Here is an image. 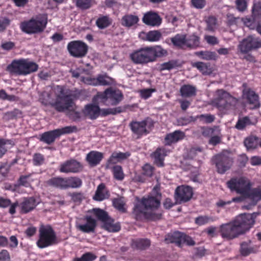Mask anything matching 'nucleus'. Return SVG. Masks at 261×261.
<instances>
[{"instance_id": "obj_44", "label": "nucleus", "mask_w": 261, "mask_h": 261, "mask_svg": "<svg viewBox=\"0 0 261 261\" xmlns=\"http://www.w3.org/2000/svg\"><path fill=\"white\" fill-rule=\"evenodd\" d=\"M216 218L208 216H200L195 219V223L198 225H203L216 220Z\"/></svg>"}, {"instance_id": "obj_8", "label": "nucleus", "mask_w": 261, "mask_h": 261, "mask_svg": "<svg viewBox=\"0 0 261 261\" xmlns=\"http://www.w3.org/2000/svg\"><path fill=\"white\" fill-rule=\"evenodd\" d=\"M258 215L259 213H253L241 214L236 217L234 221L241 234L248 230L253 226L255 219Z\"/></svg>"}, {"instance_id": "obj_21", "label": "nucleus", "mask_w": 261, "mask_h": 261, "mask_svg": "<svg viewBox=\"0 0 261 261\" xmlns=\"http://www.w3.org/2000/svg\"><path fill=\"white\" fill-rule=\"evenodd\" d=\"M138 37L144 41L154 42L161 39L162 34L158 30L150 31L148 32H141L139 34Z\"/></svg>"}, {"instance_id": "obj_50", "label": "nucleus", "mask_w": 261, "mask_h": 261, "mask_svg": "<svg viewBox=\"0 0 261 261\" xmlns=\"http://www.w3.org/2000/svg\"><path fill=\"white\" fill-rule=\"evenodd\" d=\"M252 18L255 20L257 17H261V2L254 4L252 9Z\"/></svg>"}, {"instance_id": "obj_16", "label": "nucleus", "mask_w": 261, "mask_h": 261, "mask_svg": "<svg viewBox=\"0 0 261 261\" xmlns=\"http://www.w3.org/2000/svg\"><path fill=\"white\" fill-rule=\"evenodd\" d=\"M165 240L167 243H175L179 246L184 244L191 246L195 244L194 241L190 237L178 231L174 232L171 236L168 235Z\"/></svg>"}, {"instance_id": "obj_23", "label": "nucleus", "mask_w": 261, "mask_h": 261, "mask_svg": "<svg viewBox=\"0 0 261 261\" xmlns=\"http://www.w3.org/2000/svg\"><path fill=\"white\" fill-rule=\"evenodd\" d=\"M8 70L12 73L16 75H24V67L23 59L13 61L8 66Z\"/></svg>"}, {"instance_id": "obj_4", "label": "nucleus", "mask_w": 261, "mask_h": 261, "mask_svg": "<svg viewBox=\"0 0 261 261\" xmlns=\"http://www.w3.org/2000/svg\"><path fill=\"white\" fill-rule=\"evenodd\" d=\"M58 243L56 233L50 226L47 225L40 227L39 239L37 242V245L39 248H46Z\"/></svg>"}, {"instance_id": "obj_60", "label": "nucleus", "mask_w": 261, "mask_h": 261, "mask_svg": "<svg viewBox=\"0 0 261 261\" xmlns=\"http://www.w3.org/2000/svg\"><path fill=\"white\" fill-rule=\"evenodd\" d=\"M249 163L252 166H260L261 165V157L259 156H253L250 158Z\"/></svg>"}, {"instance_id": "obj_52", "label": "nucleus", "mask_w": 261, "mask_h": 261, "mask_svg": "<svg viewBox=\"0 0 261 261\" xmlns=\"http://www.w3.org/2000/svg\"><path fill=\"white\" fill-rule=\"evenodd\" d=\"M112 22L111 19L108 16L99 18V28L104 29L108 27Z\"/></svg>"}, {"instance_id": "obj_19", "label": "nucleus", "mask_w": 261, "mask_h": 261, "mask_svg": "<svg viewBox=\"0 0 261 261\" xmlns=\"http://www.w3.org/2000/svg\"><path fill=\"white\" fill-rule=\"evenodd\" d=\"M83 169L82 165L75 160H70L62 163L60 168V171L62 173H77Z\"/></svg>"}, {"instance_id": "obj_3", "label": "nucleus", "mask_w": 261, "mask_h": 261, "mask_svg": "<svg viewBox=\"0 0 261 261\" xmlns=\"http://www.w3.org/2000/svg\"><path fill=\"white\" fill-rule=\"evenodd\" d=\"M160 204V201L154 197L143 198L135 205L134 213L137 219L140 218L142 216L148 219H157L159 218V216L155 214V211Z\"/></svg>"}, {"instance_id": "obj_56", "label": "nucleus", "mask_w": 261, "mask_h": 261, "mask_svg": "<svg viewBox=\"0 0 261 261\" xmlns=\"http://www.w3.org/2000/svg\"><path fill=\"white\" fill-rule=\"evenodd\" d=\"M236 5L237 10L240 12H244L247 7V4L246 0H236Z\"/></svg>"}, {"instance_id": "obj_35", "label": "nucleus", "mask_w": 261, "mask_h": 261, "mask_svg": "<svg viewBox=\"0 0 261 261\" xmlns=\"http://www.w3.org/2000/svg\"><path fill=\"white\" fill-rule=\"evenodd\" d=\"M139 21L138 16L133 15H127L122 18L121 24L123 26L130 27Z\"/></svg>"}, {"instance_id": "obj_58", "label": "nucleus", "mask_w": 261, "mask_h": 261, "mask_svg": "<svg viewBox=\"0 0 261 261\" xmlns=\"http://www.w3.org/2000/svg\"><path fill=\"white\" fill-rule=\"evenodd\" d=\"M154 89H145L140 91V95L144 99H147L151 96L153 92H155Z\"/></svg>"}, {"instance_id": "obj_20", "label": "nucleus", "mask_w": 261, "mask_h": 261, "mask_svg": "<svg viewBox=\"0 0 261 261\" xmlns=\"http://www.w3.org/2000/svg\"><path fill=\"white\" fill-rule=\"evenodd\" d=\"M243 97L247 100L250 109H256L259 107L260 103L258 95L250 89L245 88L243 90Z\"/></svg>"}, {"instance_id": "obj_9", "label": "nucleus", "mask_w": 261, "mask_h": 261, "mask_svg": "<svg viewBox=\"0 0 261 261\" xmlns=\"http://www.w3.org/2000/svg\"><path fill=\"white\" fill-rule=\"evenodd\" d=\"M76 128L75 126H68L61 128L56 129L53 130L48 131L43 133L41 136L40 140L47 144L53 143L56 139L59 136L73 133L76 130Z\"/></svg>"}, {"instance_id": "obj_49", "label": "nucleus", "mask_w": 261, "mask_h": 261, "mask_svg": "<svg viewBox=\"0 0 261 261\" xmlns=\"http://www.w3.org/2000/svg\"><path fill=\"white\" fill-rule=\"evenodd\" d=\"M114 83V80L106 74L99 75V85H110Z\"/></svg>"}, {"instance_id": "obj_39", "label": "nucleus", "mask_w": 261, "mask_h": 261, "mask_svg": "<svg viewBox=\"0 0 261 261\" xmlns=\"http://www.w3.org/2000/svg\"><path fill=\"white\" fill-rule=\"evenodd\" d=\"M195 54L201 59L205 60H216L217 56L215 52L210 51H197Z\"/></svg>"}, {"instance_id": "obj_48", "label": "nucleus", "mask_w": 261, "mask_h": 261, "mask_svg": "<svg viewBox=\"0 0 261 261\" xmlns=\"http://www.w3.org/2000/svg\"><path fill=\"white\" fill-rule=\"evenodd\" d=\"M125 201L123 197L114 199L113 200V205L115 208L121 212H125L126 208L125 207Z\"/></svg>"}, {"instance_id": "obj_40", "label": "nucleus", "mask_w": 261, "mask_h": 261, "mask_svg": "<svg viewBox=\"0 0 261 261\" xmlns=\"http://www.w3.org/2000/svg\"><path fill=\"white\" fill-rule=\"evenodd\" d=\"M256 122V119L251 120L249 117H245L239 120L236 127L238 129H243L246 126L251 124H254Z\"/></svg>"}, {"instance_id": "obj_11", "label": "nucleus", "mask_w": 261, "mask_h": 261, "mask_svg": "<svg viewBox=\"0 0 261 261\" xmlns=\"http://www.w3.org/2000/svg\"><path fill=\"white\" fill-rule=\"evenodd\" d=\"M99 221L101 222V227L109 232H115L120 230V225L118 222L109 217L108 214L99 208Z\"/></svg>"}, {"instance_id": "obj_18", "label": "nucleus", "mask_w": 261, "mask_h": 261, "mask_svg": "<svg viewBox=\"0 0 261 261\" xmlns=\"http://www.w3.org/2000/svg\"><path fill=\"white\" fill-rule=\"evenodd\" d=\"M192 195V189L189 186H179L175 192V199L177 203L188 201L191 198Z\"/></svg>"}, {"instance_id": "obj_14", "label": "nucleus", "mask_w": 261, "mask_h": 261, "mask_svg": "<svg viewBox=\"0 0 261 261\" xmlns=\"http://www.w3.org/2000/svg\"><path fill=\"white\" fill-rule=\"evenodd\" d=\"M259 47H261V40L253 36H249L243 39L238 46L239 51L242 54L247 53Z\"/></svg>"}, {"instance_id": "obj_10", "label": "nucleus", "mask_w": 261, "mask_h": 261, "mask_svg": "<svg viewBox=\"0 0 261 261\" xmlns=\"http://www.w3.org/2000/svg\"><path fill=\"white\" fill-rule=\"evenodd\" d=\"M67 48L70 55L75 58H82L85 56L88 49L87 45L80 40L69 42L67 44Z\"/></svg>"}, {"instance_id": "obj_63", "label": "nucleus", "mask_w": 261, "mask_h": 261, "mask_svg": "<svg viewBox=\"0 0 261 261\" xmlns=\"http://www.w3.org/2000/svg\"><path fill=\"white\" fill-rule=\"evenodd\" d=\"M204 39L208 44L211 45H214L218 43L217 38L213 36L205 35L204 36Z\"/></svg>"}, {"instance_id": "obj_25", "label": "nucleus", "mask_w": 261, "mask_h": 261, "mask_svg": "<svg viewBox=\"0 0 261 261\" xmlns=\"http://www.w3.org/2000/svg\"><path fill=\"white\" fill-rule=\"evenodd\" d=\"M185 134L183 132L179 130H175L172 133L166 135L165 138L166 145H171L184 139Z\"/></svg>"}, {"instance_id": "obj_17", "label": "nucleus", "mask_w": 261, "mask_h": 261, "mask_svg": "<svg viewBox=\"0 0 261 261\" xmlns=\"http://www.w3.org/2000/svg\"><path fill=\"white\" fill-rule=\"evenodd\" d=\"M215 160L217 171L220 174L224 173L232 165V159L223 154L216 155Z\"/></svg>"}, {"instance_id": "obj_12", "label": "nucleus", "mask_w": 261, "mask_h": 261, "mask_svg": "<svg viewBox=\"0 0 261 261\" xmlns=\"http://www.w3.org/2000/svg\"><path fill=\"white\" fill-rule=\"evenodd\" d=\"M94 216H86L83 219V222L77 224V228L84 232H93L96 226V219L98 218V208H94Z\"/></svg>"}, {"instance_id": "obj_46", "label": "nucleus", "mask_w": 261, "mask_h": 261, "mask_svg": "<svg viewBox=\"0 0 261 261\" xmlns=\"http://www.w3.org/2000/svg\"><path fill=\"white\" fill-rule=\"evenodd\" d=\"M150 245V241L148 239H138L133 242V245L139 249H145Z\"/></svg>"}, {"instance_id": "obj_36", "label": "nucleus", "mask_w": 261, "mask_h": 261, "mask_svg": "<svg viewBox=\"0 0 261 261\" xmlns=\"http://www.w3.org/2000/svg\"><path fill=\"white\" fill-rule=\"evenodd\" d=\"M170 40L175 46L179 47L186 46V36L185 34H176L174 37H172Z\"/></svg>"}, {"instance_id": "obj_32", "label": "nucleus", "mask_w": 261, "mask_h": 261, "mask_svg": "<svg viewBox=\"0 0 261 261\" xmlns=\"http://www.w3.org/2000/svg\"><path fill=\"white\" fill-rule=\"evenodd\" d=\"M129 155L128 152H115L112 153L108 162L111 164H116L126 159Z\"/></svg>"}, {"instance_id": "obj_24", "label": "nucleus", "mask_w": 261, "mask_h": 261, "mask_svg": "<svg viewBox=\"0 0 261 261\" xmlns=\"http://www.w3.org/2000/svg\"><path fill=\"white\" fill-rule=\"evenodd\" d=\"M83 113L91 119H96L98 117V104L93 102L87 105L83 110Z\"/></svg>"}, {"instance_id": "obj_55", "label": "nucleus", "mask_w": 261, "mask_h": 261, "mask_svg": "<svg viewBox=\"0 0 261 261\" xmlns=\"http://www.w3.org/2000/svg\"><path fill=\"white\" fill-rule=\"evenodd\" d=\"M207 24V29L208 30L212 31L215 30L216 26V19L214 17H209L206 20Z\"/></svg>"}, {"instance_id": "obj_1", "label": "nucleus", "mask_w": 261, "mask_h": 261, "mask_svg": "<svg viewBox=\"0 0 261 261\" xmlns=\"http://www.w3.org/2000/svg\"><path fill=\"white\" fill-rule=\"evenodd\" d=\"M40 100L42 103L50 105L59 112L72 108L74 105L71 97L67 94L64 88L61 86H57L49 92H43L40 96Z\"/></svg>"}, {"instance_id": "obj_47", "label": "nucleus", "mask_w": 261, "mask_h": 261, "mask_svg": "<svg viewBox=\"0 0 261 261\" xmlns=\"http://www.w3.org/2000/svg\"><path fill=\"white\" fill-rule=\"evenodd\" d=\"M112 172L114 178L118 180H122L124 177L122 167L120 166L116 165L113 167Z\"/></svg>"}, {"instance_id": "obj_43", "label": "nucleus", "mask_w": 261, "mask_h": 261, "mask_svg": "<svg viewBox=\"0 0 261 261\" xmlns=\"http://www.w3.org/2000/svg\"><path fill=\"white\" fill-rule=\"evenodd\" d=\"M86 161L90 166H95L98 164V152L90 151L86 156Z\"/></svg>"}, {"instance_id": "obj_45", "label": "nucleus", "mask_w": 261, "mask_h": 261, "mask_svg": "<svg viewBox=\"0 0 261 261\" xmlns=\"http://www.w3.org/2000/svg\"><path fill=\"white\" fill-rule=\"evenodd\" d=\"M110 196L109 190L105 185L101 184L99 185V201L108 199Z\"/></svg>"}, {"instance_id": "obj_26", "label": "nucleus", "mask_w": 261, "mask_h": 261, "mask_svg": "<svg viewBox=\"0 0 261 261\" xmlns=\"http://www.w3.org/2000/svg\"><path fill=\"white\" fill-rule=\"evenodd\" d=\"M36 205L37 203L34 198H25L20 203L21 212L23 213H27L33 210Z\"/></svg>"}, {"instance_id": "obj_6", "label": "nucleus", "mask_w": 261, "mask_h": 261, "mask_svg": "<svg viewBox=\"0 0 261 261\" xmlns=\"http://www.w3.org/2000/svg\"><path fill=\"white\" fill-rule=\"evenodd\" d=\"M227 185L231 191L246 197L250 191L252 183L248 178L241 176L231 178L227 182Z\"/></svg>"}, {"instance_id": "obj_5", "label": "nucleus", "mask_w": 261, "mask_h": 261, "mask_svg": "<svg viewBox=\"0 0 261 261\" xmlns=\"http://www.w3.org/2000/svg\"><path fill=\"white\" fill-rule=\"evenodd\" d=\"M47 24V16L39 15L35 18H33L21 24V30L28 33H37L43 31Z\"/></svg>"}, {"instance_id": "obj_41", "label": "nucleus", "mask_w": 261, "mask_h": 261, "mask_svg": "<svg viewBox=\"0 0 261 261\" xmlns=\"http://www.w3.org/2000/svg\"><path fill=\"white\" fill-rule=\"evenodd\" d=\"M67 189L78 188L82 185V180L76 177H66Z\"/></svg>"}, {"instance_id": "obj_30", "label": "nucleus", "mask_w": 261, "mask_h": 261, "mask_svg": "<svg viewBox=\"0 0 261 261\" xmlns=\"http://www.w3.org/2000/svg\"><path fill=\"white\" fill-rule=\"evenodd\" d=\"M167 154V151L162 148H158L152 154L154 162L159 166L163 165L164 158Z\"/></svg>"}, {"instance_id": "obj_53", "label": "nucleus", "mask_w": 261, "mask_h": 261, "mask_svg": "<svg viewBox=\"0 0 261 261\" xmlns=\"http://www.w3.org/2000/svg\"><path fill=\"white\" fill-rule=\"evenodd\" d=\"M81 81L89 85H96L98 84V78H91L89 75L81 76Z\"/></svg>"}, {"instance_id": "obj_33", "label": "nucleus", "mask_w": 261, "mask_h": 261, "mask_svg": "<svg viewBox=\"0 0 261 261\" xmlns=\"http://www.w3.org/2000/svg\"><path fill=\"white\" fill-rule=\"evenodd\" d=\"M244 24L250 29H256L257 31L261 35V21L256 25V21L254 18H251L249 17H246L242 18Z\"/></svg>"}, {"instance_id": "obj_34", "label": "nucleus", "mask_w": 261, "mask_h": 261, "mask_svg": "<svg viewBox=\"0 0 261 261\" xmlns=\"http://www.w3.org/2000/svg\"><path fill=\"white\" fill-rule=\"evenodd\" d=\"M196 88L190 85H185L180 89L181 95L184 97H189L196 95Z\"/></svg>"}, {"instance_id": "obj_28", "label": "nucleus", "mask_w": 261, "mask_h": 261, "mask_svg": "<svg viewBox=\"0 0 261 261\" xmlns=\"http://www.w3.org/2000/svg\"><path fill=\"white\" fill-rule=\"evenodd\" d=\"M246 197L251 199L252 205H255L258 201L261 200V188L250 189Z\"/></svg>"}, {"instance_id": "obj_64", "label": "nucleus", "mask_w": 261, "mask_h": 261, "mask_svg": "<svg viewBox=\"0 0 261 261\" xmlns=\"http://www.w3.org/2000/svg\"><path fill=\"white\" fill-rule=\"evenodd\" d=\"M30 176H21L19 178V185L28 187L30 186V182L29 181Z\"/></svg>"}, {"instance_id": "obj_15", "label": "nucleus", "mask_w": 261, "mask_h": 261, "mask_svg": "<svg viewBox=\"0 0 261 261\" xmlns=\"http://www.w3.org/2000/svg\"><path fill=\"white\" fill-rule=\"evenodd\" d=\"M99 98L109 100L112 105H116L122 100L123 94L119 90L108 88L103 93H99Z\"/></svg>"}, {"instance_id": "obj_31", "label": "nucleus", "mask_w": 261, "mask_h": 261, "mask_svg": "<svg viewBox=\"0 0 261 261\" xmlns=\"http://www.w3.org/2000/svg\"><path fill=\"white\" fill-rule=\"evenodd\" d=\"M24 67V75L29 74L37 70L38 65L28 59H23Z\"/></svg>"}, {"instance_id": "obj_59", "label": "nucleus", "mask_w": 261, "mask_h": 261, "mask_svg": "<svg viewBox=\"0 0 261 261\" xmlns=\"http://www.w3.org/2000/svg\"><path fill=\"white\" fill-rule=\"evenodd\" d=\"M90 5V0H76V6L82 9H87Z\"/></svg>"}, {"instance_id": "obj_2", "label": "nucleus", "mask_w": 261, "mask_h": 261, "mask_svg": "<svg viewBox=\"0 0 261 261\" xmlns=\"http://www.w3.org/2000/svg\"><path fill=\"white\" fill-rule=\"evenodd\" d=\"M167 51L161 45H155L141 47L129 55L131 60L135 64H146L155 62L158 58L166 56Z\"/></svg>"}, {"instance_id": "obj_42", "label": "nucleus", "mask_w": 261, "mask_h": 261, "mask_svg": "<svg viewBox=\"0 0 261 261\" xmlns=\"http://www.w3.org/2000/svg\"><path fill=\"white\" fill-rule=\"evenodd\" d=\"M199 38L195 34L186 37V46L189 47H197L199 45Z\"/></svg>"}, {"instance_id": "obj_51", "label": "nucleus", "mask_w": 261, "mask_h": 261, "mask_svg": "<svg viewBox=\"0 0 261 261\" xmlns=\"http://www.w3.org/2000/svg\"><path fill=\"white\" fill-rule=\"evenodd\" d=\"M96 256L92 253L88 252L84 254L81 257L75 258L74 261H93Z\"/></svg>"}, {"instance_id": "obj_29", "label": "nucleus", "mask_w": 261, "mask_h": 261, "mask_svg": "<svg viewBox=\"0 0 261 261\" xmlns=\"http://www.w3.org/2000/svg\"><path fill=\"white\" fill-rule=\"evenodd\" d=\"M48 185L61 189H67L66 178L54 177L48 181Z\"/></svg>"}, {"instance_id": "obj_38", "label": "nucleus", "mask_w": 261, "mask_h": 261, "mask_svg": "<svg viewBox=\"0 0 261 261\" xmlns=\"http://www.w3.org/2000/svg\"><path fill=\"white\" fill-rule=\"evenodd\" d=\"M244 143L247 150L255 149L258 146V138L250 136L245 139Z\"/></svg>"}, {"instance_id": "obj_54", "label": "nucleus", "mask_w": 261, "mask_h": 261, "mask_svg": "<svg viewBox=\"0 0 261 261\" xmlns=\"http://www.w3.org/2000/svg\"><path fill=\"white\" fill-rule=\"evenodd\" d=\"M200 121L205 123L212 122L215 119V116L211 114H203L197 116Z\"/></svg>"}, {"instance_id": "obj_22", "label": "nucleus", "mask_w": 261, "mask_h": 261, "mask_svg": "<svg viewBox=\"0 0 261 261\" xmlns=\"http://www.w3.org/2000/svg\"><path fill=\"white\" fill-rule=\"evenodd\" d=\"M143 22L146 25L151 27H159L162 23V19L156 13L148 12L144 14Z\"/></svg>"}, {"instance_id": "obj_13", "label": "nucleus", "mask_w": 261, "mask_h": 261, "mask_svg": "<svg viewBox=\"0 0 261 261\" xmlns=\"http://www.w3.org/2000/svg\"><path fill=\"white\" fill-rule=\"evenodd\" d=\"M219 231L221 236L226 240L232 239L241 234L234 221L222 224Z\"/></svg>"}, {"instance_id": "obj_57", "label": "nucleus", "mask_w": 261, "mask_h": 261, "mask_svg": "<svg viewBox=\"0 0 261 261\" xmlns=\"http://www.w3.org/2000/svg\"><path fill=\"white\" fill-rule=\"evenodd\" d=\"M252 250L249 247V244L247 243H243L241 246V253L242 255L244 256H247L251 252H252Z\"/></svg>"}, {"instance_id": "obj_62", "label": "nucleus", "mask_w": 261, "mask_h": 261, "mask_svg": "<svg viewBox=\"0 0 261 261\" xmlns=\"http://www.w3.org/2000/svg\"><path fill=\"white\" fill-rule=\"evenodd\" d=\"M43 156L41 154L37 153L34 155L33 162L35 165H40L43 163Z\"/></svg>"}, {"instance_id": "obj_7", "label": "nucleus", "mask_w": 261, "mask_h": 261, "mask_svg": "<svg viewBox=\"0 0 261 261\" xmlns=\"http://www.w3.org/2000/svg\"><path fill=\"white\" fill-rule=\"evenodd\" d=\"M233 102H235V99L228 93L223 90H218L212 103L220 110L223 111L230 109Z\"/></svg>"}, {"instance_id": "obj_27", "label": "nucleus", "mask_w": 261, "mask_h": 261, "mask_svg": "<svg viewBox=\"0 0 261 261\" xmlns=\"http://www.w3.org/2000/svg\"><path fill=\"white\" fill-rule=\"evenodd\" d=\"M130 127L132 131L138 135L147 133V123L145 121L132 122L130 124Z\"/></svg>"}, {"instance_id": "obj_61", "label": "nucleus", "mask_w": 261, "mask_h": 261, "mask_svg": "<svg viewBox=\"0 0 261 261\" xmlns=\"http://www.w3.org/2000/svg\"><path fill=\"white\" fill-rule=\"evenodd\" d=\"M0 261H11L10 255L6 250H3L0 252Z\"/></svg>"}, {"instance_id": "obj_37", "label": "nucleus", "mask_w": 261, "mask_h": 261, "mask_svg": "<svg viewBox=\"0 0 261 261\" xmlns=\"http://www.w3.org/2000/svg\"><path fill=\"white\" fill-rule=\"evenodd\" d=\"M192 65L197 68L203 74L209 75L212 73V69L208 64L198 62L194 63Z\"/></svg>"}]
</instances>
